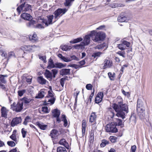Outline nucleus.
Segmentation results:
<instances>
[{
	"mask_svg": "<svg viewBox=\"0 0 152 152\" xmlns=\"http://www.w3.org/2000/svg\"><path fill=\"white\" fill-rule=\"evenodd\" d=\"M137 110L140 118H142L145 117V109L144 106L137 107Z\"/></svg>",
	"mask_w": 152,
	"mask_h": 152,
	"instance_id": "nucleus-12",
	"label": "nucleus"
},
{
	"mask_svg": "<svg viewBox=\"0 0 152 152\" xmlns=\"http://www.w3.org/2000/svg\"><path fill=\"white\" fill-rule=\"evenodd\" d=\"M74 0H66L64 4L66 6H68L70 5L71 2Z\"/></svg>",
	"mask_w": 152,
	"mask_h": 152,
	"instance_id": "nucleus-55",
	"label": "nucleus"
},
{
	"mask_svg": "<svg viewBox=\"0 0 152 152\" xmlns=\"http://www.w3.org/2000/svg\"><path fill=\"white\" fill-rule=\"evenodd\" d=\"M117 54L119 55L122 56L123 57L125 58V53L124 51H119L117 53Z\"/></svg>",
	"mask_w": 152,
	"mask_h": 152,
	"instance_id": "nucleus-50",
	"label": "nucleus"
},
{
	"mask_svg": "<svg viewBox=\"0 0 152 152\" xmlns=\"http://www.w3.org/2000/svg\"><path fill=\"white\" fill-rule=\"evenodd\" d=\"M83 39V38L81 37L77 38L76 39H74L73 40L70 41V43L72 44L77 43L80 42Z\"/></svg>",
	"mask_w": 152,
	"mask_h": 152,
	"instance_id": "nucleus-35",
	"label": "nucleus"
},
{
	"mask_svg": "<svg viewBox=\"0 0 152 152\" xmlns=\"http://www.w3.org/2000/svg\"><path fill=\"white\" fill-rule=\"evenodd\" d=\"M103 96V94L102 92H99L95 99V102L96 103H99L102 100Z\"/></svg>",
	"mask_w": 152,
	"mask_h": 152,
	"instance_id": "nucleus-14",
	"label": "nucleus"
},
{
	"mask_svg": "<svg viewBox=\"0 0 152 152\" xmlns=\"http://www.w3.org/2000/svg\"><path fill=\"white\" fill-rule=\"evenodd\" d=\"M91 37V33L88 34L86 35L84 37L82 43L85 46L89 44L90 42V37Z\"/></svg>",
	"mask_w": 152,
	"mask_h": 152,
	"instance_id": "nucleus-13",
	"label": "nucleus"
},
{
	"mask_svg": "<svg viewBox=\"0 0 152 152\" xmlns=\"http://www.w3.org/2000/svg\"><path fill=\"white\" fill-rule=\"evenodd\" d=\"M29 39L30 41L33 42H36L38 40L37 34H34L32 36L30 35L29 36Z\"/></svg>",
	"mask_w": 152,
	"mask_h": 152,
	"instance_id": "nucleus-27",
	"label": "nucleus"
},
{
	"mask_svg": "<svg viewBox=\"0 0 152 152\" xmlns=\"http://www.w3.org/2000/svg\"><path fill=\"white\" fill-rule=\"evenodd\" d=\"M117 138L113 136H111L110 137L109 139L111 142H115L116 141Z\"/></svg>",
	"mask_w": 152,
	"mask_h": 152,
	"instance_id": "nucleus-44",
	"label": "nucleus"
},
{
	"mask_svg": "<svg viewBox=\"0 0 152 152\" xmlns=\"http://www.w3.org/2000/svg\"><path fill=\"white\" fill-rule=\"evenodd\" d=\"M70 69H63L61 71V74L62 75L70 74Z\"/></svg>",
	"mask_w": 152,
	"mask_h": 152,
	"instance_id": "nucleus-26",
	"label": "nucleus"
},
{
	"mask_svg": "<svg viewBox=\"0 0 152 152\" xmlns=\"http://www.w3.org/2000/svg\"><path fill=\"white\" fill-rule=\"evenodd\" d=\"M94 140V134L91 132L90 133L89 140L90 142H92Z\"/></svg>",
	"mask_w": 152,
	"mask_h": 152,
	"instance_id": "nucleus-45",
	"label": "nucleus"
},
{
	"mask_svg": "<svg viewBox=\"0 0 152 152\" xmlns=\"http://www.w3.org/2000/svg\"><path fill=\"white\" fill-rule=\"evenodd\" d=\"M117 99L118 104H114L113 107L117 113L116 115L124 119L129 112L128 105L123 103L122 99L120 97H118Z\"/></svg>",
	"mask_w": 152,
	"mask_h": 152,
	"instance_id": "nucleus-1",
	"label": "nucleus"
},
{
	"mask_svg": "<svg viewBox=\"0 0 152 152\" xmlns=\"http://www.w3.org/2000/svg\"><path fill=\"white\" fill-rule=\"evenodd\" d=\"M53 17L54 16L53 15H50L47 18L48 20L49 24H52V22Z\"/></svg>",
	"mask_w": 152,
	"mask_h": 152,
	"instance_id": "nucleus-47",
	"label": "nucleus"
},
{
	"mask_svg": "<svg viewBox=\"0 0 152 152\" xmlns=\"http://www.w3.org/2000/svg\"><path fill=\"white\" fill-rule=\"evenodd\" d=\"M55 67V66L54 64L53 61L51 58L49 59L48 61V66H47V68L50 69Z\"/></svg>",
	"mask_w": 152,
	"mask_h": 152,
	"instance_id": "nucleus-29",
	"label": "nucleus"
},
{
	"mask_svg": "<svg viewBox=\"0 0 152 152\" xmlns=\"http://www.w3.org/2000/svg\"><path fill=\"white\" fill-rule=\"evenodd\" d=\"M36 124L41 129L43 130H45L47 126V125H43L42 123H40L38 122H37Z\"/></svg>",
	"mask_w": 152,
	"mask_h": 152,
	"instance_id": "nucleus-34",
	"label": "nucleus"
},
{
	"mask_svg": "<svg viewBox=\"0 0 152 152\" xmlns=\"http://www.w3.org/2000/svg\"><path fill=\"white\" fill-rule=\"evenodd\" d=\"M55 98L54 94L52 90H50L48 91V96L46 97L45 100V102L47 104H53L55 102Z\"/></svg>",
	"mask_w": 152,
	"mask_h": 152,
	"instance_id": "nucleus-4",
	"label": "nucleus"
},
{
	"mask_svg": "<svg viewBox=\"0 0 152 152\" xmlns=\"http://www.w3.org/2000/svg\"><path fill=\"white\" fill-rule=\"evenodd\" d=\"M91 35L92 40L95 42L103 41L105 38V34L101 31L96 32L93 31L91 32Z\"/></svg>",
	"mask_w": 152,
	"mask_h": 152,
	"instance_id": "nucleus-2",
	"label": "nucleus"
},
{
	"mask_svg": "<svg viewBox=\"0 0 152 152\" xmlns=\"http://www.w3.org/2000/svg\"><path fill=\"white\" fill-rule=\"evenodd\" d=\"M36 47V46L34 45L31 46L29 45H25L22 47L21 49L25 53H27L34 51Z\"/></svg>",
	"mask_w": 152,
	"mask_h": 152,
	"instance_id": "nucleus-8",
	"label": "nucleus"
},
{
	"mask_svg": "<svg viewBox=\"0 0 152 152\" xmlns=\"http://www.w3.org/2000/svg\"><path fill=\"white\" fill-rule=\"evenodd\" d=\"M61 48L63 50L66 51L70 50L72 48V47L67 45H61Z\"/></svg>",
	"mask_w": 152,
	"mask_h": 152,
	"instance_id": "nucleus-31",
	"label": "nucleus"
},
{
	"mask_svg": "<svg viewBox=\"0 0 152 152\" xmlns=\"http://www.w3.org/2000/svg\"><path fill=\"white\" fill-rule=\"evenodd\" d=\"M136 147L135 145H133L131 147L130 152H135L136 150Z\"/></svg>",
	"mask_w": 152,
	"mask_h": 152,
	"instance_id": "nucleus-59",
	"label": "nucleus"
},
{
	"mask_svg": "<svg viewBox=\"0 0 152 152\" xmlns=\"http://www.w3.org/2000/svg\"><path fill=\"white\" fill-rule=\"evenodd\" d=\"M26 82L29 84H30L31 82L32 77H31L30 78H28L27 77H26Z\"/></svg>",
	"mask_w": 152,
	"mask_h": 152,
	"instance_id": "nucleus-60",
	"label": "nucleus"
},
{
	"mask_svg": "<svg viewBox=\"0 0 152 152\" xmlns=\"http://www.w3.org/2000/svg\"><path fill=\"white\" fill-rule=\"evenodd\" d=\"M96 113L92 112L90 116L89 122L91 123H96Z\"/></svg>",
	"mask_w": 152,
	"mask_h": 152,
	"instance_id": "nucleus-20",
	"label": "nucleus"
},
{
	"mask_svg": "<svg viewBox=\"0 0 152 152\" xmlns=\"http://www.w3.org/2000/svg\"><path fill=\"white\" fill-rule=\"evenodd\" d=\"M104 64L103 69H104L106 68H110L112 66V62L111 61L106 59L104 61Z\"/></svg>",
	"mask_w": 152,
	"mask_h": 152,
	"instance_id": "nucleus-17",
	"label": "nucleus"
},
{
	"mask_svg": "<svg viewBox=\"0 0 152 152\" xmlns=\"http://www.w3.org/2000/svg\"><path fill=\"white\" fill-rule=\"evenodd\" d=\"M42 22L44 23L46 26H48L50 24H49V22L48 20V18L43 20Z\"/></svg>",
	"mask_w": 152,
	"mask_h": 152,
	"instance_id": "nucleus-57",
	"label": "nucleus"
},
{
	"mask_svg": "<svg viewBox=\"0 0 152 152\" xmlns=\"http://www.w3.org/2000/svg\"><path fill=\"white\" fill-rule=\"evenodd\" d=\"M130 44L129 42L124 40L121 42V43L118 45L117 47L119 49L124 50L126 49V47H129Z\"/></svg>",
	"mask_w": 152,
	"mask_h": 152,
	"instance_id": "nucleus-9",
	"label": "nucleus"
},
{
	"mask_svg": "<svg viewBox=\"0 0 152 152\" xmlns=\"http://www.w3.org/2000/svg\"><path fill=\"white\" fill-rule=\"evenodd\" d=\"M56 67L59 68H61L65 66V65L64 64L60 63H56Z\"/></svg>",
	"mask_w": 152,
	"mask_h": 152,
	"instance_id": "nucleus-49",
	"label": "nucleus"
},
{
	"mask_svg": "<svg viewBox=\"0 0 152 152\" xmlns=\"http://www.w3.org/2000/svg\"><path fill=\"white\" fill-rule=\"evenodd\" d=\"M11 107L12 108L14 107L13 110H15L16 112H20L23 109V104H22V102L20 100L16 104L15 102H13L11 105Z\"/></svg>",
	"mask_w": 152,
	"mask_h": 152,
	"instance_id": "nucleus-7",
	"label": "nucleus"
},
{
	"mask_svg": "<svg viewBox=\"0 0 152 152\" xmlns=\"http://www.w3.org/2000/svg\"><path fill=\"white\" fill-rule=\"evenodd\" d=\"M105 47L104 44H101L96 46L95 47V48L96 49H98L99 50H102Z\"/></svg>",
	"mask_w": 152,
	"mask_h": 152,
	"instance_id": "nucleus-38",
	"label": "nucleus"
},
{
	"mask_svg": "<svg viewBox=\"0 0 152 152\" xmlns=\"http://www.w3.org/2000/svg\"><path fill=\"white\" fill-rule=\"evenodd\" d=\"M1 117L5 118H7L9 111L8 110L4 107H1Z\"/></svg>",
	"mask_w": 152,
	"mask_h": 152,
	"instance_id": "nucleus-15",
	"label": "nucleus"
},
{
	"mask_svg": "<svg viewBox=\"0 0 152 152\" xmlns=\"http://www.w3.org/2000/svg\"><path fill=\"white\" fill-rule=\"evenodd\" d=\"M62 60L66 62H69L71 61V58L69 57H65L64 56L63 57Z\"/></svg>",
	"mask_w": 152,
	"mask_h": 152,
	"instance_id": "nucleus-56",
	"label": "nucleus"
},
{
	"mask_svg": "<svg viewBox=\"0 0 152 152\" xmlns=\"http://www.w3.org/2000/svg\"><path fill=\"white\" fill-rule=\"evenodd\" d=\"M106 131L108 132L116 133L118 132V129L116 127L114 123H111L107 124L105 128Z\"/></svg>",
	"mask_w": 152,
	"mask_h": 152,
	"instance_id": "nucleus-5",
	"label": "nucleus"
},
{
	"mask_svg": "<svg viewBox=\"0 0 152 152\" xmlns=\"http://www.w3.org/2000/svg\"><path fill=\"white\" fill-rule=\"evenodd\" d=\"M15 54L14 52H10L8 53V56L10 57H11L12 56H15Z\"/></svg>",
	"mask_w": 152,
	"mask_h": 152,
	"instance_id": "nucleus-63",
	"label": "nucleus"
},
{
	"mask_svg": "<svg viewBox=\"0 0 152 152\" xmlns=\"http://www.w3.org/2000/svg\"><path fill=\"white\" fill-rule=\"evenodd\" d=\"M116 123L118 126H121L123 125L122 120L119 118L116 119Z\"/></svg>",
	"mask_w": 152,
	"mask_h": 152,
	"instance_id": "nucleus-54",
	"label": "nucleus"
},
{
	"mask_svg": "<svg viewBox=\"0 0 152 152\" xmlns=\"http://www.w3.org/2000/svg\"><path fill=\"white\" fill-rule=\"evenodd\" d=\"M46 90L44 89H41L39 92L38 95L36 96V98H42L45 96L46 94Z\"/></svg>",
	"mask_w": 152,
	"mask_h": 152,
	"instance_id": "nucleus-19",
	"label": "nucleus"
},
{
	"mask_svg": "<svg viewBox=\"0 0 152 152\" xmlns=\"http://www.w3.org/2000/svg\"><path fill=\"white\" fill-rule=\"evenodd\" d=\"M102 54V53L101 52H98L94 53V57H96V56H99Z\"/></svg>",
	"mask_w": 152,
	"mask_h": 152,
	"instance_id": "nucleus-64",
	"label": "nucleus"
},
{
	"mask_svg": "<svg viewBox=\"0 0 152 152\" xmlns=\"http://www.w3.org/2000/svg\"><path fill=\"white\" fill-rule=\"evenodd\" d=\"M21 17L25 20H29L32 19V17L30 14L26 13L22 14L21 15Z\"/></svg>",
	"mask_w": 152,
	"mask_h": 152,
	"instance_id": "nucleus-21",
	"label": "nucleus"
},
{
	"mask_svg": "<svg viewBox=\"0 0 152 152\" xmlns=\"http://www.w3.org/2000/svg\"><path fill=\"white\" fill-rule=\"evenodd\" d=\"M52 115L53 117L56 118L57 122L59 123L61 121V119L59 118L60 114V111L58 109H55L52 110Z\"/></svg>",
	"mask_w": 152,
	"mask_h": 152,
	"instance_id": "nucleus-10",
	"label": "nucleus"
},
{
	"mask_svg": "<svg viewBox=\"0 0 152 152\" xmlns=\"http://www.w3.org/2000/svg\"><path fill=\"white\" fill-rule=\"evenodd\" d=\"M69 58H71V61L72 60H74L76 61H78L79 60L78 58H77L76 56L74 55L71 56Z\"/></svg>",
	"mask_w": 152,
	"mask_h": 152,
	"instance_id": "nucleus-61",
	"label": "nucleus"
},
{
	"mask_svg": "<svg viewBox=\"0 0 152 152\" xmlns=\"http://www.w3.org/2000/svg\"><path fill=\"white\" fill-rule=\"evenodd\" d=\"M20 100L21 102H22L23 104L24 103L25 105L26 104H28L30 103L31 101V99L30 98H28L26 97H24L23 98L20 99Z\"/></svg>",
	"mask_w": 152,
	"mask_h": 152,
	"instance_id": "nucleus-23",
	"label": "nucleus"
},
{
	"mask_svg": "<svg viewBox=\"0 0 152 152\" xmlns=\"http://www.w3.org/2000/svg\"><path fill=\"white\" fill-rule=\"evenodd\" d=\"M16 132V130H14L12 132V134L10 136V138L15 142L16 143H17L18 141V139L16 137L15 134Z\"/></svg>",
	"mask_w": 152,
	"mask_h": 152,
	"instance_id": "nucleus-25",
	"label": "nucleus"
},
{
	"mask_svg": "<svg viewBox=\"0 0 152 152\" xmlns=\"http://www.w3.org/2000/svg\"><path fill=\"white\" fill-rule=\"evenodd\" d=\"M22 121V119L20 117H16L14 118L11 123V125L12 127H14L20 123Z\"/></svg>",
	"mask_w": 152,
	"mask_h": 152,
	"instance_id": "nucleus-11",
	"label": "nucleus"
},
{
	"mask_svg": "<svg viewBox=\"0 0 152 152\" xmlns=\"http://www.w3.org/2000/svg\"><path fill=\"white\" fill-rule=\"evenodd\" d=\"M109 143L110 142L109 141L105 140H102V142L100 144V146L102 147H104L106 145L109 144Z\"/></svg>",
	"mask_w": 152,
	"mask_h": 152,
	"instance_id": "nucleus-36",
	"label": "nucleus"
},
{
	"mask_svg": "<svg viewBox=\"0 0 152 152\" xmlns=\"http://www.w3.org/2000/svg\"><path fill=\"white\" fill-rule=\"evenodd\" d=\"M37 80L40 84L42 85L46 84L47 82V80L42 76L39 77Z\"/></svg>",
	"mask_w": 152,
	"mask_h": 152,
	"instance_id": "nucleus-30",
	"label": "nucleus"
},
{
	"mask_svg": "<svg viewBox=\"0 0 152 152\" xmlns=\"http://www.w3.org/2000/svg\"><path fill=\"white\" fill-rule=\"evenodd\" d=\"M65 80V79L64 78H62L60 80L61 85L62 87H63L64 86V81Z\"/></svg>",
	"mask_w": 152,
	"mask_h": 152,
	"instance_id": "nucleus-62",
	"label": "nucleus"
},
{
	"mask_svg": "<svg viewBox=\"0 0 152 152\" xmlns=\"http://www.w3.org/2000/svg\"><path fill=\"white\" fill-rule=\"evenodd\" d=\"M61 121L64 122V127H66L68 125V122L65 115H62L61 116Z\"/></svg>",
	"mask_w": 152,
	"mask_h": 152,
	"instance_id": "nucleus-32",
	"label": "nucleus"
},
{
	"mask_svg": "<svg viewBox=\"0 0 152 152\" xmlns=\"http://www.w3.org/2000/svg\"><path fill=\"white\" fill-rule=\"evenodd\" d=\"M66 9L59 8L56 10L53 13L54 15V19L55 22L61 16L64 14L67 11Z\"/></svg>",
	"mask_w": 152,
	"mask_h": 152,
	"instance_id": "nucleus-6",
	"label": "nucleus"
},
{
	"mask_svg": "<svg viewBox=\"0 0 152 152\" xmlns=\"http://www.w3.org/2000/svg\"><path fill=\"white\" fill-rule=\"evenodd\" d=\"M59 143L62 145H64L66 148L69 149V145L68 143L66 142L64 138L61 139L59 142Z\"/></svg>",
	"mask_w": 152,
	"mask_h": 152,
	"instance_id": "nucleus-22",
	"label": "nucleus"
},
{
	"mask_svg": "<svg viewBox=\"0 0 152 152\" xmlns=\"http://www.w3.org/2000/svg\"><path fill=\"white\" fill-rule=\"evenodd\" d=\"M45 77L47 79H52L53 77V74L52 72H50V71L48 69H46L45 71V72L44 73Z\"/></svg>",
	"mask_w": 152,
	"mask_h": 152,
	"instance_id": "nucleus-24",
	"label": "nucleus"
},
{
	"mask_svg": "<svg viewBox=\"0 0 152 152\" xmlns=\"http://www.w3.org/2000/svg\"><path fill=\"white\" fill-rule=\"evenodd\" d=\"M22 134V136L23 138H25L26 137V135L27 133V131H26L25 129L24 128H23L21 129V131Z\"/></svg>",
	"mask_w": 152,
	"mask_h": 152,
	"instance_id": "nucleus-53",
	"label": "nucleus"
},
{
	"mask_svg": "<svg viewBox=\"0 0 152 152\" xmlns=\"http://www.w3.org/2000/svg\"><path fill=\"white\" fill-rule=\"evenodd\" d=\"M86 121L85 120H83L82 121V132L83 135H84L86 132Z\"/></svg>",
	"mask_w": 152,
	"mask_h": 152,
	"instance_id": "nucleus-28",
	"label": "nucleus"
},
{
	"mask_svg": "<svg viewBox=\"0 0 152 152\" xmlns=\"http://www.w3.org/2000/svg\"><path fill=\"white\" fill-rule=\"evenodd\" d=\"M108 75L111 80H114V78L115 77V73L113 72L112 73L111 72H109L108 73Z\"/></svg>",
	"mask_w": 152,
	"mask_h": 152,
	"instance_id": "nucleus-40",
	"label": "nucleus"
},
{
	"mask_svg": "<svg viewBox=\"0 0 152 152\" xmlns=\"http://www.w3.org/2000/svg\"><path fill=\"white\" fill-rule=\"evenodd\" d=\"M92 86L90 84H88L86 86V89L88 90H91L92 89Z\"/></svg>",
	"mask_w": 152,
	"mask_h": 152,
	"instance_id": "nucleus-58",
	"label": "nucleus"
},
{
	"mask_svg": "<svg viewBox=\"0 0 152 152\" xmlns=\"http://www.w3.org/2000/svg\"><path fill=\"white\" fill-rule=\"evenodd\" d=\"M16 142L13 141H9L7 142L8 145L11 147H14L15 145Z\"/></svg>",
	"mask_w": 152,
	"mask_h": 152,
	"instance_id": "nucleus-48",
	"label": "nucleus"
},
{
	"mask_svg": "<svg viewBox=\"0 0 152 152\" xmlns=\"http://www.w3.org/2000/svg\"><path fill=\"white\" fill-rule=\"evenodd\" d=\"M52 73L53 74V78H55L56 75L58 72V70L56 69H53L51 70Z\"/></svg>",
	"mask_w": 152,
	"mask_h": 152,
	"instance_id": "nucleus-51",
	"label": "nucleus"
},
{
	"mask_svg": "<svg viewBox=\"0 0 152 152\" xmlns=\"http://www.w3.org/2000/svg\"><path fill=\"white\" fill-rule=\"evenodd\" d=\"M36 23V22L34 20H32L29 21L27 23V26L28 27L35 28Z\"/></svg>",
	"mask_w": 152,
	"mask_h": 152,
	"instance_id": "nucleus-33",
	"label": "nucleus"
},
{
	"mask_svg": "<svg viewBox=\"0 0 152 152\" xmlns=\"http://www.w3.org/2000/svg\"><path fill=\"white\" fill-rule=\"evenodd\" d=\"M25 90H23L21 91H18V94L19 96H22L24 93L26 92Z\"/></svg>",
	"mask_w": 152,
	"mask_h": 152,
	"instance_id": "nucleus-52",
	"label": "nucleus"
},
{
	"mask_svg": "<svg viewBox=\"0 0 152 152\" xmlns=\"http://www.w3.org/2000/svg\"><path fill=\"white\" fill-rule=\"evenodd\" d=\"M85 46L84 45L83 43L82 42L80 44H77L75 45L74 46V47L76 49H82L83 46Z\"/></svg>",
	"mask_w": 152,
	"mask_h": 152,
	"instance_id": "nucleus-39",
	"label": "nucleus"
},
{
	"mask_svg": "<svg viewBox=\"0 0 152 152\" xmlns=\"http://www.w3.org/2000/svg\"><path fill=\"white\" fill-rule=\"evenodd\" d=\"M144 107L143 102L140 100L138 99L137 101V107Z\"/></svg>",
	"mask_w": 152,
	"mask_h": 152,
	"instance_id": "nucleus-46",
	"label": "nucleus"
},
{
	"mask_svg": "<svg viewBox=\"0 0 152 152\" xmlns=\"http://www.w3.org/2000/svg\"><path fill=\"white\" fill-rule=\"evenodd\" d=\"M57 152H67L65 148L61 146L57 147Z\"/></svg>",
	"mask_w": 152,
	"mask_h": 152,
	"instance_id": "nucleus-37",
	"label": "nucleus"
},
{
	"mask_svg": "<svg viewBox=\"0 0 152 152\" xmlns=\"http://www.w3.org/2000/svg\"><path fill=\"white\" fill-rule=\"evenodd\" d=\"M58 135V132L56 129H53L51 132L50 135L53 139H55L57 137Z\"/></svg>",
	"mask_w": 152,
	"mask_h": 152,
	"instance_id": "nucleus-18",
	"label": "nucleus"
},
{
	"mask_svg": "<svg viewBox=\"0 0 152 152\" xmlns=\"http://www.w3.org/2000/svg\"><path fill=\"white\" fill-rule=\"evenodd\" d=\"M31 7V5L25 2L18 7L17 9V10L19 14H20L21 12L32 11Z\"/></svg>",
	"mask_w": 152,
	"mask_h": 152,
	"instance_id": "nucleus-3",
	"label": "nucleus"
},
{
	"mask_svg": "<svg viewBox=\"0 0 152 152\" xmlns=\"http://www.w3.org/2000/svg\"><path fill=\"white\" fill-rule=\"evenodd\" d=\"M31 119L29 116H27L25 119L24 121L23 122L24 124L26 125L28 122L31 121Z\"/></svg>",
	"mask_w": 152,
	"mask_h": 152,
	"instance_id": "nucleus-42",
	"label": "nucleus"
},
{
	"mask_svg": "<svg viewBox=\"0 0 152 152\" xmlns=\"http://www.w3.org/2000/svg\"><path fill=\"white\" fill-rule=\"evenodd\" d=\"M7 77V75H0V80L1 82L3 83H6V80L4 78V77Z\"/></svg>",
	"mask_w": 152,
	"mask_h": 152,
	"instance_id": "nucleus-41",
	"label": "nucleus"
},
{
	"mask_svg": "<svg viewBox=\"0 0 152 152\" xmlns=\"http://www.w3.org/2000/svg\"><path fill=\"white\" fill-rule=\"evenodd\" d=\"M42 111L45 113H48L50 111V109L47 107H44L42 108Z\"/></svg>",
	"mask_w": 152,
	"mask_h": 152,
	"instance_id": "nucleus-43",
	"label": "nucleus"
},
{
	"mask_svg": "<svg viewBox=\"0 0 152 152\" xmlns=\"http://www.w3.org/2000/svg\"><path fill=\"white\" fill-rule=\"evenodd\" d=\"M118 20L120 22H126L127 18L126 16L125 13H122L118 18Z\"/></svg>",
	"mask_w": 152,
	"mask_h": 152,
	"instance_id": "nucleus-16",
	"label": "nucleus"
}]
</instances>
